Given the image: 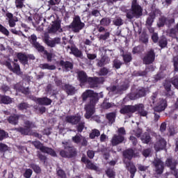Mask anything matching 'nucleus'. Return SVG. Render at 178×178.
Instances as JSON below:
<instances>
[{
	"instance_id": "7c9ffc66",
	"label": "nucleus",
	"mask_w": 178,
	"mask_h": 178,
	"mask_svg": "<svg viewBox=\"0 0 178 178\" xmlns=\"http://www.w3.org/2000/svg\"><path fill=\"white\" fill-rule=\"evenodd\" d=\"M18 121H19V115H11L8 118V122L11 124H17Z\"/></svg>"
},
{
	"instance_id": "bf43d9fd",
	"label": "nucleus",
	"mask_w": 178,
	"mask_h": 178,
	"mask_svg": "<svg viewBox=\"0 0 178 178\" xmlns=\"http://www.w3.org/2000/svg\"><path fill=\"white\" fill-rule=\"evenodd\" d=\"M5 151H8V145L0 143V152H5Z\"/></svg>"
},
{
	"instance_id": "473e14b6",
	"label": "nucleus",
	"mask_w": 178,
	"mask_h": 178,
	"mask_svg": "<svg viewBox=\"0 0 178 178\" xmlns=\"http://www.w3.org/2000/svg\"><path fill=\"white\" fill-rule=\"evenodd\" d=\"M17 57L22 62V63H27V56L24 54L18 53Z\"/></svg>"
},
{
	"instance_id": "bb28decb",
	"label": "nucleus",
	"mask_w": 178,
	"mask_h": 178,
	"mask_svg": "<svg viewBox=\"0 0 178 178\" xmlns=\"http://www.w3.org/2000/svg\"><path fill=\"white\" fill-rule=\"evenodd\" d=\"M63 90L66 91L68 95H73V94H74V87L70 85H65Z\"/></svg>"
},
{
	"instance_id": "39448f33",
	"label": "nucleus",
	"mask_w": 178,
	"mask_h": 178,
	"mask_svg": "<svg viewBox=\"0 0 178 178\" xmlns=\"http://www.w3.org/2000/svg\"><path fill=\"white\" fill-rule=\"evenodd\" d=\"M157 94L154 93L152 97V102L155 112H162L166 109L167 104L166 100L163 99H156Z\"/></svg>"
},
{
	"instance_id": "603ef678",
	"label": "nucleus",
	"mask_w": 178,
	"mask_h": 178,
	"mask_svg": "<svg viewBox=\"0 0 178 178\" xmlns=\"http://www.w3.org/2000/svg\"><path fill=\"white\" fill-rule=\"evenodd\" d=\"M31 175H33V170H31V169H27L25 171V173L24 174V176L26 178H31Z\"/></svg>"
},
{
	"instance_id": "4d7b16f0",
	"label": "nucleus",
	"mask_w": 178,
	"mask_h": 178,
	"mask_svg": "<svg viewBox=\"0 0 178 178\" xmlns=\"http://www.w3.org/2000/svg\"><path fill=\"white\" fill-rule=\"evenodd\" d=\"M136 95H138V98L144 97L145 95V89L142 88L139 90Z\"/></svg>"
},
{
	"instance_id": "ddd939ff",
	"label": "nucleus",
	"mask_w": 178,
	"mask_h": 178,
	"mask_svg": "<svg viewBox=\"0 0 178 178\" xmlns=\"http://www.w3.org/2000/svg\"><path fill=\"white\" fill-rule=\"evenodd\" d=\"M154 60H155V53L154 52V50L151 49L147 52V54L143 58V63L145 65H149L150 63H152V62H154Z\"/></svg>"
},
{
	"instance_id": "2f4dec72",
	"label": "nucleus",
	"mask_w": 178,
	"mask_h": 178,
	"mask_svg": "<svg viewBox=\"0 0 178 178\" xmlns=\"http://www.w3.org/2000/svg\"><path fill=\"white\" fill-rule=\"evenodd\" d=\"M140 140L144 144H148L151 141V137L147 133H145L140 138Z\"/></svg>"
},
{
	"instance_id": "58836bf2",
	"label": "nucleus",
	"mask_w": 178,
	"mask_h": 178,
	"mask_svg": "<svg viewBox=\"0 0 178 178\" xmlns=\"http://www.w3.org/2000/svg\"><path fill=\"white\" fill-rule=\"evenodd\" d=\"M40 52H43L44 55H46L48 62H51V60H52V58H54V54L52 53H48V51L44 50V49L42 51Z\"/></svg>"
},
{
	"instance_id": "5fc2aeb1",
	"label": "nucleus",
	"mask_w": 178,
	"mask_h": 178,
	"mask_svg": "<svg viewBox=\"0 0 178 178\" xmlns=\"http://www.w3.org/2000/svg\"><path fill=\"white\" fill-rule=\"evenodd\" d=\"M61 0H49L48 1L49 5L54 6V5H59L60 3Z\"/></svg>"
},
{
	"instance_id": "69168bd1",
	"label": "nucleus",
	"mask_w": 178,
	"mask_h": 178,
	"mask_svg": "<svg viewBox=\"0 0 178 178\" xmlns=\"http://www.w3.org/2000/svg\"><path fill=\"white\" fill-rule=\"evenodd\" d=\"M149 154H151V149H146L143 152V155L147 158V156H149Z\"/></svg>"
},
{
	"instance_id": "37998d69",
	"label": "nucleus",
	"mask_w": 178,
	"mask_h": 178,
	"mask_svg": "<svg viewBox=\"0 0 178 178\" xmlns=\"http://www.w3.org/2000/svg\"><path fill=\"white\" fill-rule=\"evenodd\" d=\"M28 108H30V105L26 103H21L18 105V108L20 111H24V109H27Z\"/></svg>"
},
{
	"instance_id": "f03ea898",
	"label": "nucleus",
	"mask_w": 178,
	"mask_h": 178,
	"mask_svg": "<svg viewBox=\"0 0 178 178\" xmlns=\"http://www.w3.org/2000/svg\"><path fill=\"white\" fill-rule=\"evenodd\" d=\"M123 155L125 158L124 162L126 163L127 169H128L129 173H131V178H134V175H136V172H137V168L134 164L130 163L131 158H133V156H136L134 151L131 149H129L124 152Z\"/></svg>"
},
{
	"instance_id": "9d476101",
	"label": "nucleus",
	"mask_w": 178,
	"mask_h": 178,
	"mask_svg": "<svg viewBox=\"0 0 178 178\" xmlns=\"http://www.w3.org/2000/svg\"><path fill=\"white\" fill-rule=\"evenodd\" d=\"M47 30L49 33H56V31H58L59 33L62 32L59 19L52 21L51 26H49Z\"/></svg>"
},
{
	"instance_id": "423d86ee",
	"label": "nucleus",
	"mask_w": 178,
	"mask_h": 178,
	"mask_svg": "<svg viewBox=\"0 0 178 178\" xmlns=\"http://www.w3.org/2000/svg\"><path fill=\"white\" fill-rule=\"evenodd\" d=\"M84 23L81 22V19L80 17L76 16L71 24L70 25V29H72V31L74 33H79L80 30H83L84 29Z\"/></svg>"
},
{
	"instance_id": "a878e982",
	"label": "nucleus",
	"mask_w": 178,
	"mask_h": 178,
	"mask_svg": "<svg viewBox=\"0 0 178 178\" xmlns=\"http://www.w3.org/2000/svg\"><path fill=\"white\" fill-rule=\"evenodd\" d=\"M7 67L10 70L13 72V73H16V74H20V67L17 64H14V67H12L10 63H7Z\"/></svg>"
},
{
	"instance_id": "864d4df0",
	"label": "nucleus",
	"mask_w": 178,
	"mask_h": 178,
	"mask_svg": "<svg viewBox=\"0 0 178 178\" xmlns=\"http://www.w3.org/2000/svg\"><path fill=\"white\" fill-rule=\"evenodd\" d=\"M10 31L11 33H13V34H15L16 35H22V37L26 38V35L24 34L15 29H11Z\"/></svg>"
},
{
	"instance_id": "338daca9",
	"label": "nucleus",
	"mask_w": 178,
	"mask_h": 178,
	"mask_svg": "<svg viewBox=\"0 0 178 178\" xmlns=\"http://www.w3.org/2000/svg\"><path fill=\"white\" fill-rule=\"evenodd\" d=\"M138 168L140 172H145L148 169V166H144L143 165H138Z\"/></svg>"
},
{
	"instance_id": "4be33fe9",
	"label": "nucleus",
	"mask_w": 178,
	"mask_h": 178,
	"mask_svg": "<svg viewBox=\"0 0 178 178\" xmlns=\"http://www.w3.org/2000/svg\"><path fill=\"white\" fill-rule=\"evenodd\" d=\"M35 101L39 105H51L52 103V101L47 97L36 98Z\"/></svg>"
},
{
	"instance_id": "13d9d810",
	"label": "nucleus",
	"mask_w": 178,
	"mask_h": 178,
	"mask_svg": "<svg viewBox=\"0 0 178 178\" xmlns=\"http://www.w3.org/2000/svg\"><path fill=\"white\" fill-rule=\"evenodd\" d=\"M141 133H143V131L140 129H138L136 131H133L131 134L136 136V137H140V136H141Z\"/></svg>"
},
{
	"instance_id": "cd10ccee",
	"label": "nucleus",
	"mask_w": 178,
	"mask_h": 178,
	"mask_svg": "<svg viewBox=\"0 0 178 178\" xmlns=\"http://www.w3.org/2000/svg\"><path fill=\"white\" fill-rule=\"evenodd\" d=\"M0 102L2 104H11L12 98L9 97L8 96H2L0 95Z\"/></svg>"
},
{
	"instance_id": "6e6d98bb",
	"label": "nucleus",
	"mask_w": 178,
	"mask_h": 178,
	"mask_svg": "<svg viewBox=\"0 0 178 178\" xmlns=\"http://www.w3.org/2000/svg\"><path fill=\"white\" fill-rule=\"evenodd\" d=\"M31 168H32L35 173H40V172H41V168H40V167L37 165L33 164L31 165Z\"/></svg>"
},
{
	"instance_id": "79ce46f5",
	"label": "nucleus",
	"mask_w": 178,
	"mask_h": 178,
	"mask_svg": "<svg viewBox=\"0 0 178 178\" xmlns=\"http://www.w3.org/2000/svg\"><path fill=\"white\" fill-rule=\"evenodd\" d=\"M0 33H2V34H4L7 37L9 35V31L1 24H0Z\"/></svg>"
},
{
	"instance_id": "7ed1b4c3",
	"label": "nucleus",
	"mask_w": 178,
	"mask_h": 178,
	"mask_svg": "<svg viewBox=\"0 0 178 178\" xmlns=\"http://www.w3.org/2000/svg\"><path fill=\"white\" fill-rule=\"evenodd\" d=\"M120 112L122 115H131V113H134V112H138L140 116H147V111H144L143 104L125 106L120 109Z\"/></svg>"
},
{
	"instance_id": "e433bc0d",
	"label": "nucleus",
	"mask_w": 178,
	"mask_h": 178,
	"mask_svg": "<svg viewBox=\"0 0 178 178\" xmlns=\"http://www.w3.org/2000/svg\"><path fill=\"white\" fill-rule=\"evenodd\" d=\"M15 6L17 9H23L24 8V0H15Z\"/></svg>"
},
{
	"instance_id": "0eeeda50",
	"label": "nucleus",
	"mask_w": 178,
	"mask_h": 178,
	"mask_svg": "<svg viewBox=\"0 0 178 178\" xmlns=\"http://www.w3.org/2000/svg\"><path fill=\"white\" fill-rule=\"evenodd\" d=\"M33 145L34 147H35V148L40 149L42 152H44V154H49V155H51V156H56V153H55V151H54V149L42 145V144H41L40 141L33 142Z\"/></svg>"
},
{
	"instance_id": "0e129e2a",
	"label": "nucleus",
	"mask_w": 178,
	"mask_h": 178,
	"mask_svg": "<svg viewBox=\"0 0 178 178\" xmlns=\"http://www.w3.org/2000/svg\"><path fill=\"white\" fill-rule=\"evenodd\" d=\"M87 58H89L90 60H93V59H95L97 58V54H87Z\"/></svg>"
},
{
	"instance_id": "dca6fc26",
	"label": "nucleus",
	"mask_w": 178,
	"mask_h": 178,
	"mask_svg": "<svg viewBox=\"0 0 178 178\" xmlns=\"http://www.w3.org/2000/svg\"><path fill=\"white\" fill-rule=\"evenodd\" d=\"M165 147H166V141L165 139L161 138V136H158L157 141L154 145L156 151H161V149H163Z\"/></svg>"
},
{
	"instance_id": "c85d7f7f",
	"label": "nucleus",
	"mask_w": 178,
	"mask_h": 178,
	"mask_svg": "<svg viewBox=\"0 0 178 178\" xmlns=\"http://www.w3.org/2000/svg\"><path fill=\"white\" fill-rule=\"evenodd\" d=\"M40 69H47L48 70H55L56 67L54 65H49L48 63H43L40 65Z\"/></svg>"
},
{
	"instance_id": "3c124183",
	"label": "nucleus",
	"mask_w": 178,
	"mask_h": 178,
	"mask_svg": "<svg viewBox=\"0 0 178 178\" xmlns=\"http://www.w3.org/2000/svg\"><path fill=\"white\" fill-rule=\"evenodd\" d=\"M8 137V133H6L3 130H0V141H2L3 138H7Z\"/></svg>"
},
{
	"instance_id": "aec40b11",
	"label": "nucleus",
	"mask_w": 178,
	"mask_h": 178,
	"mask_svg": "<svg viewBox=\"0 0 178 178\" xmlns=\"http://www.w3.org/2000/svg\"><path fill=\"white\" fill-rule=\"evenodd\" d=\"M124 141V136L122 135H114L111 139L112 145H118Z\"/></svg>"
},
{
	"instance_id": "a19ab883",
	"label": "nucleus",
	"mask_w": 178,
	"mask_h": 178,
	"mask_svg": "<svg viewBox=\"0 0 178 178\" xmlns=\"http://www.w3.org/2000/svg\"><path fill=\"white\" fill-rule=\"evenodd\" d=\"M168 45V42L166 41L165 38H161V39L159 40V46L161 48H165Z\"/></svg>"
},
{
	"instance_id": "8fccbe9b",
	"label": "nucleus",
	"mask_w": 178,
	"mask_h": 178,
	"mask_svg": "<svg viewBox=\"0 0 178 178\" xmlns=\"http://www.w3.org/2000/svg\"><path fill=\"white\" fill-rule=\"evenodd\" d=\"M106 173L109 178H115V172H113V170L108 169Z\"/></svg>"
},
{
	"instance_id": "49530a36",
	"label": "nucleus",
	"mask_w": 178,
	"mask_h": 178,
	"mask_svg": "<svg viewBox=\"0 0 178 178\" xmlns=\"http://www.w3.org/2000/svg\"><path fill=\"white\" fill-rule=\"evenodd\" d=\"M57 175L60 178H66V174H65V171L60 170V168L57 169Z\"/></svg>"
},
{
	"instance_id": "1a4fd4ad",
	"label": "nucleus",
	"mask_w": 178,
	"mask_h": 178,
	"mask_svg": "<svg viewBox=\"0 0 178 178\" xmlns=\"http://www.w3.org/2000/svg\"><path fill=\"white\" fill-rule=\"evenodd\" d=\"M87 83L89 84L90 88H95V87H98L99 84L104 83L103 77H89L88 78Z\"/></svg>"
},
{
	"instance_id": "a18cd8bd",
	"label": "nucleus",
	"mask_w": 178,
	"mask_h": 178,
	"mask_svg": "<svg viewBox=\"0 0 178 178\" xmlns=\"http://www.w3.org/2000/svg\"><path fill=\"white\" fill-rule=\"evenodd\" d=\"M109 35H111V33H109V32H106L104 34H101L99 38V40L105 41V40H108L109 38Z\"/></svg>"
},
{
	"instance_id": "c756f323",
	"label": "nucleus",
	"mask_w": 178,
	"mask_h": 178,
	"mask_svg": "<svg viewBox=\"0 0 178 178\" xmlns=\"http://www.w3.org/2000/svg\"><path fill=\"white\" fill-rule=\"evenodd\" d=\"M172 87L170 81L166 80L164 83V88L167 91V95H171L170 92H172V90H170V88Z\"/></svg>"
},
{
	"instance_id": "5701e85b",
	"label": "nucleus",
	"mask_w": 178,
	"mask_h": 178,
	"mask_svg": "<svg viewBox=\"0 0 178 178\" xmlns=\"http://www.w3.org/2000/svg\"><path fill=\"white\" fill-rule=\"evenodd\" d=\"M81 118L80 116H67L65 118L66 122L72 123V124H77L80 122Z\"/></svg>"
},
{
	"instance_id": "de8ad7c7",
	"label": "nucleus",
	"mask_w": 178,
	"mask_h": 178,
	"mask_svg": "<svg viewBox=\"0 0 178 178\" xmlns=\"http://www.w3.org/2000/svg\"><path fill=\"white\" fill-rule=\"evenodd\" d=\"M86 166L87 168H88V169H92L93 170H97V166H95V165L92 164V163H91V161H86Z\"/></svg>"
},
{
	"instance_id": "6e6552de",
	"label": "nucleus",
	"mask_w": 178,
	"mask_h": 178,
	"mask_svg": "<svg viewBox=\"0 0 178 178\" xmlns=\"http://www.w3.org/2000/svg\"><path fill=\"white\" fill-rule=\"evenodd\" d=\"M24 128H18L17 131H19L21 134H24L25 136L31 134V129H34V127H35V124L30 121H26L24 122Z\"/></svg>"
},
{
	"instance_id": "412c9836",
	"label": "nucleus",
	"mask_w": 178,
	"mask_h": 178,
	"mask_svg": "<svg viewBox=\"0 0 178 178\" xmlns=\"http://www.w3.org/2000/svg\"><path fill=\"white\" fill-rule=\"evenodd\" d=\"M69 49L70 54H72V55H74V56H76L77 58H80V56L83 55L81 51L74 46H72L71 47L70 46H67V51H69Z\"/></svg>"
},
{
	"instance_id": "774afa93",
	"label": "nucleus",
	"mask_w": 178,
	"mask_h": 178,
	"mask_svg": "<svg viewBox=\"0 0 178 178\" xmlns=\"http://www.w3.org/2000/svg\"><path fill=\"white\" fill-rule=\"evenodd\" d=\"M172 84L175 87V88H177L178 90V78H175L172 81Z\"/></svg>"
},
{
	"instance_id": "c03bdc74",
	"label": "nucleus",
	"mask_w": 178,
	"mask_h": 178,
	"mask_svg": "<svg viewBox=\"0 0 178 178\" xmlns=\"http://www.w3.org/2000/svg\"><path fill=\"white\" fill-rule=\"evenodd\" d=\"M123 59L125 63H129V62L131 61V54H127L123 55Z\"/></svg>"
},
{
	"instance_id": "09e8293b",
	"label": "nucleus",
	"mask_w": 178,
	"mask_h": 178,
	"mask_svg": "<svg viewBox=\"0 0 178 178\" xmlns=\"http://www.w3.org/2000/svg\"><path fill=\"white\" fill-rule=\"evenodd\" d=\"M120 66H122V62L118 59L114 60L113 67H115V69H120Z\"/></svg>"
},
{
	"instance_id": "f8f14e48",
	"label": "nucleus",
	"mask_w": 178,
	"mask_h": 178,
	"mask_svg": "<svg viewBox=\"0 0 178 178\" xmlns=\"http://www.w3.org/2000/svg\"><path fill=\"white\" fill-rule=\"evenodd\" d=\"M73 143H75V144H79V145H83L86 147L88 144L87 138L86 137L76 134L75 136H73L72 138Z\"/></svg>"
},
{
	"instance_id": "b1692460",
	"label": "nucleus",
	"mask_w": 178,
	"mask_h": 178,
	"mask_svg": "<svg viewBox=\"0 0 178 178\" xmlns=\"http://www.w3.org/2000/svg\"><path fill=\"white\" fill-rule=\"evenodd\" d=\"M79 80L81 84H84V83H87L88 81V78L87 77V74L86 72L81 71L78 72Z\"/></svg>"
},
{
	"instance_id": "6ab92c4d",
	"label": "nucleus",
	"mask_w": 178,
	"mask_h": 178,
	"mask_svg": "<svg viewBox=\"0 0 178 178\" xmlns=\"http://www.w3.org/2000/svg\"><path fill=\"white\" fill-rule=\"evenodd\" d=\"M172 23H175V19H166L165 17H161L159 18V22H157V25L159 27H163L165 24L170 26V24Z\"/></svg>"
},
{
	"instance_id": "4c0bfd02",
	"label": "nucleus",
	"mask_w": 178,
	"mask_h": 178,
	"mask_svg": "<svg viewBox=\"0 0 178 178\" xmlns=\"http://www.w3.org/2000/svg\"><path fill=\"white\" fill-rule=\"evenodd\" d=\"M113 24L115 26H122L123 24V19L122 18L117 17L113 21Z\"/></svg>"
},
{
	"instance_id": "4468645a",
	"label": "nucleus",
	"mask_w": 178,
	"mask_h": 178,
	"mask_svg": "<svg viewBox=\"0 0 178 178\" xmlns=\"http://www.w3.org/2000/svg\"><path fill=\"white\" fill-rule=\"evenodd\" d=\"M153 163L156 168V173H157V175H162L164 168L163 162L161 159H156Z\"/></svg>"
},
{
	"instance_id": "f704fd0d",
	"label": "nucleus",
	"mask_w": 178,
	"mask_h": 178,
	"mask_svg": "<svg viewBox=\"0 0 178 178\" xmlns=\"http://www.w3.org/2000/svg\"><path fill=\"white\" fill-rule=\"evenodd\" d=\"M20 84L17 83L15 86V90H17V91H21L23 94H29V89L28 88H24L22 86H20Z\"/></svg>"
},
{
	"instance_id": "f3484780",
	"label": "nucleus",
	"mask_w": 178,
	"mask_h": 178,
	"mask_svg": "<svg viewBox=\"0 0 178 178\" xmlns=\"http://www.w3.org/2000/svg\"><path fill=\"white\" fill-rule=\"evenodd\" d=\"M44 40L45 44H47L48 47H51V48L55 47V45L58 44H60V38H55L53 40H50L49 37L45 36Z\"/></svg>"
},
{
	"instance_id": "9b49d317",
	"label": "nucleus",
	"mask_w": 178,
	"mask_h": 178,
	"mask_svg": "<svg viewBox=\"0 0 178 178\" xmlns=\"http://www.w3.org/2000/svg\"><path fill=\"white\" fill-rule=\"evenodd\" d=\"M60 154L63 158H72L76 156V149L74 147H68L65 150H63L60 152Z\"/></svg>"
},
{
	"instance_id": "393cba45",
	"label": "nucleus",
	"mask_w": 178,
	"mask_h": 178,
	"mask_svg": "<svg viewBox=\"0 0 178 178\" xmlns=\"http://www.w3.org/2000/svg\"><path fill=\"white\" fill-rule=\"evenodd\" d=\"M60 65L63 66L65 72H68V70H72V69H73V64H72V63L69 61L65 62L63 60H61L60 62Z\"/></svg>"
},
{
	"instance_id": "c9c22d12",
	"label": "nucleus",
	"mask_w": 178,
	"mask_h": 178,
	"mask_svg": "<svg viewBox=\"0 0 178 178\" xmlns=\"http://www.w3.org/2000/svg\"><path fill=\"white\" fill-rule=\"evenodd\" d=\"M106 119H108V122L112 124L113 122H115V118H116V114L115 113H110L106 114Z\"/></svg>"
},
{
	"instance_id": "2eb2a0df",
	"label": "nucleus",
	"mask_w": 178,
	"mask_h": 178,
	"mask_svg": "<svg viewBox=\"0 0 178 178\" xmlns=\"http://www.w3.org/2000/svg\"><path fill=\"white\" fill-rule=\"evenodd\" d=\"M30 42L38 51V52H42V51H44V47L37 42V36L35 35H31Z\"/></svg>"
},
{
	"instance_id": "ea45409f",
	"label": "nucleus",
	"mask_w": 178,
	"mask_h": 178,
	"mask_svg": "<svg viewBox=\"0 0 178 178\" xmlns=\"http://www.w3.org/2000/svg\"><path fill=\"white\" fill-rule=\"evenodd\" d=\"M100 24H102V26H109V24H111V19H109V18H103L100 21Z\"/></svg>"
},
{
	"instance_id": "052dcab7",
	"label": "nucleus",
	"mask_w": 178,
	"mask_h": 178,
	"mask_svg": "<svg viewBox=\"0 0 178 178\" xmlns=\"http://www.w3.org/2000/svg\"><path fill=\"white\" fill-rule=\"evenodd\" d=\"M99 76H106L108 74V69L102 68L99 72Z\"/></svg>"
},
{
	"instance_id": "f257e3e1",
	"label": "nucleus",
	"mask_w": 178,
	"mask_h": 178,
	"mask_svg": "<svg viewBox=\"0 0 178 178\" xmlns=\"http://www.w3.org/2000/svg\"><path fill=\"white\" fill-rule=\"evenodd\" d=\"M81 97L83 101H87L88 98H90V104L85 107L86 111L85 118L90 119L95 113V104L98 102V93H95L91 90H88L82 94Z\"/></svg>"
},
{
	"instance_id": "20e7f679",
	"label": "nucleus",
	"mask_w": 178,
	"mask_h": 178,
	"mask_svg": "<svg viewBox=\"0 0 178 178\" xmlns=\"http://www.w3.org/2000/svg\"><path fill=\"white\" fill-rule=\"evenodd\" d=\"M140 16H143V8L138 4L137 0H133L131 10L127 12V19H133V17L138 19Z\"/></svg>"
},
{
	"instance_id": "e2e57ef3",
	"label": "nucleus",
	"mask_w": 178,
	"mask_h": 178,
	"mask_svg": "<svg viewBox=\"0 0 178 178\" xmlns=\"http://www.w3.org/2000/svg\"><path fill=\"white\" fill-rule=\"evenodd\" d=\"M118 134H120L119 136H124V134H126V130L124 129V128L121 127L118 129Z\"/></svg>"
},
{
	"instance_id": "a211bd4d",
	"label": "nucleus",
	"mask_w": 178,
	"mask_h": 178,
	"mask_svg": "<svg viewBox=\"0 0 178 178\" xmlns=\"http://www.w3.org/2000/svg\"><path fill=\"white\" fill-rule=\"evenodd\" d=\"M158 15H161V11L159 10H155L154 11H152L149 13V15L146 21L147 26H152V23H154V19H155Z\"/></svg>"
},
{
	"instance_id": "72a5a7b5",
	"label": "nucleus",
	"mask_w": 178,
	"mask_h": 178,
	"mask_svg": "<svg viewBox=\"0 0 178 178\" xmlns=\"http://www.w3.org/2000/svg\"><path fill=\"white\" fill-rule=\"evenodd\" d=\"M101 136V132L98 129H93L92 130L91 133L90 134V138L94 139L95 137H99Z\"/></svg>"
},
{
	"instance_id": "680f3d73",
	"label": "nucleus",
	"mask_w": 178,
	"mask_h": 178,
	"mask_svg": "<svg viewBox=\"0 0 178 178\" xmlns=\"http://www.w3.org/2000/svg\"><path fill=\"white\" fill-rule=\"evenodd\" d=\"M178 56L174 57V67H175V72H177L178 70Z\"/></svg>"
}]
</instances>
